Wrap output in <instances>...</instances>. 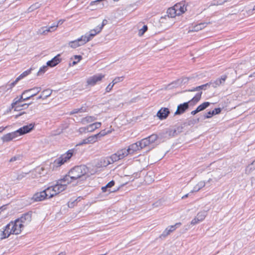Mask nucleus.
Here are the masks:
<instances>
[{"label": "nucleus", "mask_w": 255, "mask_h": 255, "mask_svg": "<svg viewBox=\"0 0 255 255\" xmlns=\"http://www.w3.org/2000/svg\"><path fill=\"white\" fill-rule=\"evenodd\" d=\"M89 170L88 167L85 165L76 166L71 169L68 172V175H66L63 180L66 181L67 183H70L73 180H76L83 177L86 179L85 175L88 173Z\"/></svg>", "instance_id": "obj_1"}, {"label": "nucleus", "mask_w": 255, "mask_h": 255, "mask_svg": "<svg viewBox=\"0 0 255 255\" xmlns=\"http://www.w3.org/2000/svg\"><path fill=\"white\" fill-rule=\"evenodd\" d=\"M40 91V87H34L24 91L20 97H16L13 99L12 105L13 106V105L19 104L23 101L30 99L32 97L36 96Z\"/></svg>", "instance_id": "obj_2"}, {"label": "nucleus", "mask_w": 255, "mask_h": 255, "mask_svg": "<svg viewBox=\"0 0 255 255\" xmlns=\"http://www.w3.org/2000/svg\"><path fill=\"white\" fill-rule=\"evenodd\" d=\"M202 92H199L189 101L181 104L177 106V109L174 114L180 115L183 114L189 107L196 104L201 99Z\"/></svg>", "instance_id": "obj_3"}, {"label": "nucleus", "mask_w": 255, "mask_h": 255, "mask_svg": "<svg viewBox=\"0 0 255 255\" xmlns=\"http://www.w3.org/2000/svg\"><path fill=\"white\" fill-rule=\"evenodd\" d=\"M7 227L8 228L10 227V233L12 234L18 235L20 234L24 226L22 223L19 222L18 220L16 219L14 222H10L7 225Z\"/></svg>", "instance_id": "obj_4"}, {"label": "nucleus", "mask_w": 255, "mask_h": 255, "mask_svg": "<svg viewBox=\"0 0 255 255\" xmlns=\"http://www.w3.org/2000/svg\"><path fill=\"white\" fill-rule=\"evenodd\" d=\"M68 184L66 183V181H64L63 178H61L57 181V184L51 186L52 187L51 190H53V192L54 193L55 196L65 190L67 187V185Z\"/></svg>", "instance_id": "obj_5"}, {"label": "nucleus", "mask_w": 255, "mask_h": 255, "mask_svg": "<svg viewBox=\"0 0 255 255\" xmlns=\"http://www.w3.org/2000/svg\"><path fill=\"white\" fill-rule=\"evenodd\" d=\"M73 152L74 149L69 150L66 153L56 159L54 161V164L57 166L62 165L71 158L73 154Z\"/></svg>", "instance_id": "obj_6"}, {"label": "nucleus", "mask_w": 255, "mask_h": 255, "mask_svg": "<svg viewBox=\"0 0 255 255\" xmlns=\"http://www.w3.org/2000/svg\"><path fill=\"white\" fill-rule=\"evenodd\" d=\"M64 21V19H60L57 23H54L50 26L43 27L41 28V29L40 30V32L41 34H45L48 32L54 31L56 29V28L58 27V25L62 24Z\"/></svg>", "instance_id": "obj_7"}, {"label": "nucleus", "mask_w": 255, "mask_h": 255, "mask_svg": "<svg viewBox=\"0 0 255 255\" xmlns=\"http://www.w3.org/2000/svg\"><path fill=\"white\" fill-rule=\"evenodd\" d=\"M88 41L89 39H86L85 37H84V36L82 35L80 38H78L75 40L70 42L69 45L71 47L73 48H76L79 46L83 45Z\"/></svg>", "instance_id": "obj_8"}, {"label": "nucleus", "mask_w": 255, "mask_h": 255, "mask_svg": "<svg viewBox=\"0 0 255 255\" xmlns=\"http://www.w3.org/2000/svg\"><path fill=\"white\" fill-rule=\"evenodd\" d=\"M104 77V75L102 74L95 75L92 77H89L87 81L88 85L90 86L95 85L99 81L102 80Z\"/></svg>", "instance_id": "obj_9"}, {"label": "nucleus", "mask_w": 255, "mask_h": 255, "mask_svg": "<svg viewBox=\"0 0 255 255\" xmlns=\"http://www.w3.org/2000/svg\"><path fill=\"white\" fill-rule=\"evenodd\" d=\"M47 198V194H46V193H45L43 190L42 191L35 193L31 198V200L32 201V202H39L43 201Z\"/></svg>", "instance_id": "obj_10"}, {"label": "nucleus", "mask_w": 255, "mask_h": 255, "mask_svg": "<svg viewBox=\"0 0 255 255\" xmlns=\"http://www.w3.org/2000/svg\"><path fill=\"white\" fill-rule=\"evenodd\" d=\"M34 127V124H29L28 125L24 126L17 130V132H19V135H23L30 132Z\"/></svg>", "instance_id": "obj_11"}, {"label": "nucleus", "mask_w": 255, "mask_h": 255, "mask_svg": "<svg viewBox=\"0 0 255 255\" xmlns=\"http://www.w3.org/2000/svg\"><path fill=\"white\" fill-rule=\"evenodd\" d=\"M170 114L167 108H161L157 113L156 116L160 120L166 119Z\"/></svg>", "instance_id": "obj_12"}, {"label": "nucleus", "mask_w": 255, "mask_h": 255, "mask_svg": "<svg viewBox=\"0 0 255 255\" xmlns=\"http://www.w3.org/2000/svg\"><path fill=\"white\" fill-rule=\"evenodd\" d=\"M173 6L178 15L182 14L186 10L185 2L183 1L175 4Z\"/></svg>", "instance_id": "obj_13"}, {"label": "nucleus", "mask_w": 255, "mask_h": 255, "mask_svg": "<svg viewBox=\"0 0 255 255\" xmlns=\"http://www.w3.org/2000/svg\"><path fill=\"white\" fill-rule=\"evenodd\" d=\"M60 55L58 54L54 58H53L51 60H49L47 62V65L48 67H53L57 65H58L61 61V59L60 58Z\"/></svg>", "instance_id": "obj_14"}, {"label": "nucleus", "mask_w": 255, "mask_h": 255, "mask_svg": "<svg viewBox=\"0 0 255 255\" xmlns=\"http://www.w3.org/2000/svg\"><path fill=\"white\" fill-rule=\"evenodd\" d=\"M227 78V76L226 75H223L221 78L217 79L214 82L211 81L209 83H211V85H212L213 87L216 88L223 84L226 81Z\"/></svg>", "instance_id": "obj_15"}, {"label": "nucleus", "mask_w": 255, "mask_h": 255, "mask_svg": "<svg viewBox=\"0 0 255 255\" xmlns=\"http://www.w3.org/2000/svg\"><path fill=\"white\" fill-rule=\"evenodd\" d=\"M31 212H28L22 215V216L17 218V220H19V222L22 224L25 222H29L31 220Z\"/></svg>", "instance_id": "obj_16"}, {"label": "nucleus", "mask_w": 255, "mask_h": 255, "mask_svg": "<svg viewBox=\"0 0 255 255\" xmlns=\"http://www.w3.org/2000/svg\"><path fill=\"white\" fill-rule=\"evenodd\" d=\"M111 161L109 160V156L106 157L101 158L97 163V167H107L109 165L111 164Z\"/></svg>", "instance_id": "obj_17"}, {"label": "nucleus", "mask_w": 255, "mask_h": 255, "mask_svg": "<svg viewBox=\"0 0 255 255\" xmlns=\"http://www.w3.org/2000/svg\"><path fill=\"white\" fill-rule=\"evenodd\" d=\"M101 30H99L98 27H97L95 29L91 30L89 33H86L84 36L85 39H89V41L97 34L100 32Z\"/></svg>", "instance_id": "obj_18"}, {"label": "nucleus", "mask_w": 255, "mask_h": 255, "mask_svg": "<svg viewBox=\"0 0 255 255\" xmlns=\"http://www.w3.org/2000/svg\"><path fill=\"white\" fill-rule=\"evenodd\" d=\"M97 140L96 135H92L88 137L87 138L84 139L78 145H81L85 144L92 143L96 142Z\"/></svg>", "instance_id": "obj_19"}, {"label": "nucleus", "mask_w": 255, "mask_h": 255, "mask_svg": "<svg viewBox=\"0 0 255 255\" xmlns=\"http://www.w3.org/2000/svg\"><path fill=\"white\" fill-rule=\"evenodd\" d=\"M129 154H132L134 152L136 151L137 150H140L141 148L139 146V143L138 142L132 143L130 144L128 148L127 149Z\"/></svg>", "instance_id": "obj_20"}, {"label": "nucleus", "mask_w": 255, "mask_h": 255, "mask_svg": "<svg viewBox=\"0 0 255 255\" xmlns=\"http://www.w3.org/2000/svg\"><path fill=\"white\" fill-rule=\"evenodd\" d=\"M101 123L100 122H96L95 123L89 125L87 126V129H88V132H92L94 131L95 129L99 128L101 126Z\"/></svg>", "instance_id": "obj_21"}, {"label": "nucleus", "mask_w": 255, "mask_h": 255, "mask_svg": "<svg viewBox=\"0 0 255 255\" xmlns=\"http://www.w3.org/2000/svg\"><path fill=\"white\" fill-rule=\"evenodd\" d=\"M96 120V117L94 116H87L81 119V123L83 125H85L90 123H92Z\"/></svg>", "instance_id": "obj_22"}, {"label": "nucleus", "mask_w": 255, "mask_h": 255, "mask_svg": "<svg viewBox=\"0 0 255 255\" xmlns=\"http://www.w3.org/2000/svg\"><path fill=\"white\" fill-rule=\"evenodd\" d=\"M117 153L121 159L124 158L125 156L129 154L128 149L126 148L122 149L120 150H118L117 152Z\"/></svg>", "instance_id": "obj_23"}, {"label": "nucleus", "mask_w": 255, "mask_h": 255, "mask_svg": "<svg viewBox=\"0 0 255 255\" xmlns=\"http://www.w3.org/2000/svg\"><path fill=\"white\" fill-rule=\"evenodd\" d=\"M26 174L24 173H21L20 174H12L11 175V177L12 181L20 180L23 179Z\"/></svg>", "instance_id": "obj_24"}, {"label": "nucleus", "mask_w": 255, "mask_h": 255, "mask_svg": "<svg viewBox=\"0 0 255 255\" xmlns=\"http://www.w3.org/2000/svg\"><path fill=\"white\" fill-rule=\"evenodd\" d=\"M207 23H200L194 26L191 30L192 31H198L204 28L207 25Z\"/></svg>", "instance_id": "obj_25"}, {"label": "nucleus", "mask_w": 255, "mask_h": 255, "mask_svg": "<svg viewBox=\"0 0 255 255\" xmlns=\"http://www.w3.org/2000/svg\"><path fill=\"white\" fill-rule=\"evenodd\" d=\"M167 16L170 17H175L178 15L174 6L169 8L167 10Z\"/></svg>", "instance_id": "obj_26"}, {"label": "nucleus", "mask_w": 255, "mask_h": 255, "mask_svg": "<svg viewBox=\"0 0 255 255\" xmlns=\"http://www.w3.org/2000/svg\"><path fill=\"white\" fill-rule=\"evenodd\" d=\"M10 231V228L9 227L8 228L7 227V225L5 227L4 230L2 232V237L1 239H5L8 238L10 234H12V233H10L9 231Z\"/></svg>", "instance_id": "obj_27"}, {"label": "nucleus", "mask_w": 255, "mask_h": 255, "mask_svg": "<svg viewBox=\"0 0 255 255\" xmlns=\"http://www.w3.org/2000/svg\"><path fill=\"white\" fill-rule=\"evenodd\" d=\"M139 146L141 149L147 146H149V142L147 141V138H144L141 140L138 141Z\"/></svg>", "instance_id": "obj_28"}, {"label": "nucleus", "mask_w": 255, "mask_h": 255, "mask_svg": "<svg viewBox=\"0 0 255 255\" xmlns=\"http://www.w3.org/2000/svg\"><path fill=\"white\" fill-rule=\"evenodd\" d=\"M52 186L48 187L43 191L45 192L46 194H47V198H51L55 196L54 193L53 192V190H52Z\"/></svg>", "instance_id": "obj_29"}, {"label": "nucleus", "mask_w": 255, "mask_h": 255, "mask_svg": "<svg viewBox=\"0 0 255 255\" xmlns=\"http://www.w3.org/2000/svg\"><path fill=\"white\" fill-rule=\"evenodd\" d=\"M31 103L29 104H21V103H19V104L13 105V106L11 105L12 108L14 109V111H19L21 110L22 109H21L22 106H26V107H28L29 105H30Z\"/></svg>", "instance_id": "obj_30"}, {"label": "nucleus", "mask_w": 255, "mask_h": 255, "mask_svg": "<svg viewBox=\"0 0 255 255\" xmlns=\"http://www.w3.org/2000/svg\"><path fill=\"white\" fill-rule=\"evenodd\" d=\"M210 105V103L209 102H205L199 105L197 109H198V111L200 112L201 111H202L204 110L205 109H206L208 106H209Z\"/></svg>", "instance_id": "obj_31"}, {"label": "nucleus", "mask_w": 255, "mask_h": 255, "mask_svg": "<svg viewBox=\"0 0 255 255\" xmlns=\"http://www.w3.org/2000/svg\"><path fill=\"white\" fill-rule=\"evenodd\" d=\"M206 215L207 213L205 211L199 212L196 216L197 220L200 221V222L202 221L206 217Z\"/></svg>", "instance_id": "obj_32"}, {"label": "nucleus", "mask_w": 255, "mask_h": 255, "mask_svg": "<svg viewBox=\"0 0 255 255\" xmlns=\"http://www.w3.org/2000/svg\"><path fill=\"white\" fill-rule=\"evenodd\" d=\"M109 160H110L111 164L121 159L119 158L117 152L114 154H113L111 156H109Z\"/></svg>", "instance_id": "obj_33"}, {"label": "nucleus", "mask_w": 255, "mask_h": 255, "mask_svg": "<svg viewBox=\"0 0 255 255\" xmlns=\"http://www.w3.org/2000/svg\"><path fill=\"white\" fill-rule=\"evenodd\" d=\"M32 68H30L29 69H28L25 71H24L22 73H21L17 78L18 80H20L22 79H23L24 77H26V76L28 75L31 72Z\"/></svg>", "instance_id": "obj_34"}, {"label": "nucleus", "mask_w": 255, "mask_h": 255, "mask_svg": "<svg viewBox=\"0 0 255 255\" xmlns=\"http://www.w3.org/2000/svg\"><path fill=\"white\" fill-rule=\"evenodd\" d=\"M52 93V91L50 89L44 90L41 92V94L43 96V100L46 99L47 98L49 97Z\"/></svg>", "instance_id": "obj_35"}, {"label": "nucleus", "mask_w": 255, "mask_h": 255, "mask_svg": "<svg viewBox=\"0 0 255 255\" xmlns=\"http://www.w3.org/2000/svg\"><path fill=\"white\" fill-rule=\"evenodd\" d=\"M166 133H167L168 135L170 137H174L177 135L176 130L174 129V128H173L167 129L166 131Z\"/></svg>", "instance_id": "obj_36"}, {"label": "nucleus", "mask_w": 255, "mask_h": 255, "mask_svg": "<svg viewBox=\"0 0 255 255\" xmlns=\"http://www.w3.org/2000/svg\"><path fill=\"white\" fill-rule=\"evenodd\" d=\"M86 111V108L85 107H81L78 109H75L70 112V115H73L78 113H83Z\"/></svg>", "instance_id": "obj_37"}, {"label": "nucleus", "mask_w": 255, "mask_h": 255, "mask_svg": "<svg viewBox=\"0 0 255 255\" xmlns=\"http://www.w3.org/2000/svg\"><path fill=\"white\" fill-rule=\"evenodd\" d=\"M181 223L180 222L177 223L174 225L168 226L167 228H168L169 232H170V233H172L174 230H175L176 228L179 227L181 226Z\"/></svg>", "instance_id": "obj_38"}, {"label": "nucleus", "mask_w": 255, "mask_h": 255, "mask_svg": "<svg viewBox=\"0 0 255 255\" xmlns=\"http://www.w3.org/2000/svg\"><path fill=\"white\" fill-rule=\"evenodd\" d=\"M1 139L3 141V142H8V141L12 140V138L10 133H7L6 134H4L1 137Z\"/></svg>", "instance_id": "obj_39"}, {"label": "nucleus", "mask_w": 255, "mask_h": 255, "mask_svg": "<svg viewBox=\"0 0 255 255\" xmlns=\"http://www.w3.org/2000/svg\"><path fill=\"white\" fill-rule=\"evenodd\" d=\"M170 232H169V230L168 228H166V229L163 232V233L160 235L159 238L160 239H164L166 237H167L170 234Z\"/></svg>", "instance_id": "obj_40"}, {"label": "nucleus", "mask_w": 255, "mask_h": 255, "mask_svg": "<svg viewBox=\"0 0 255 255\" xmlns=\"http://www.w3.org/2000/svg\"><path fill=\"white\" fill-rule=\"evenodd\" d=\"M47 69H48L47 65L43 66L41 67L39 69V71L37 72V75L38 76H40V75H42L43 74H44L47 70Z\"/></svg>", "instance_id": "obj_41"}, {"label": "nucleus", "mask_w": 255, "mask_h": 255, "mask_svg": "<svg viewBox=\"0 0 255 255\" xmlns=\"http://www.w3.org/2000/svg\"><path fill=\"white\" fill-rule=\"evenodd\" d=\"M148 29V27L146 25H144L141 29L139 31V35H142Z\"/></svg>", "instance_id": "obj_42"}, {"label": "nucleus", "mask_w": 255, "mask_h": 255, "mask_svg": "<svg viewBox=\"0 0 255 255\" xmlns=\"http://www.w3.org/2000/svg\"><path fill=\"white\" fill-rule=\"evenodd\" d=\"M124 79L123 77H117L115 78L112 81V84L115 85L116 84L122 81Z\"/></svg>", "instance_id": "obj_43"}, {"label": "nucleus", "mask_w": 255, "mask_h": 255, "mask_svg": "<svg viewBox=\"0 0 255 255\" xmlns=\"http://www.w3.org/2000/svg\"><path fill=\"white\" fill-rule=\"evenodd\" d=\"M210 85H211V83H207L205 84H203V85L198 86V89H200V91L201 90H205L207 88H209Z\"/></svg>", "instance_id": "obj_44"}, {"label": "nucleus", "mask_w": 255, "mask_h": 255, "mask_svg": "<svg viewBox=\"0 0 255 255\" xmlns=\"http://www.w3.org/2000/svg\"><path fill=\"white\" fill-rule=\"evenodd\" d=\"M226 1V0H214L213 4L214 5H222Z\"/></svg>", "instance_id": "obj_45"}, {"label": "nucleus", "mask_w": 255, "mask_h": 255, "mask_svg": "<svg viewBox=\"0 0 255 255\" xmlns=\"http://www.w3.org/2000/svg\"><path fill=\"white\" fill-rule=\"evenodd\" d=\"M214 113H213L212 111L208 112L206 114H205L204 116V119H203L205 120L206 119H208V118H211L214 115Z\"/></svg>", "instance_id": "obj_46"}, {"label": "nucleus", "mask_w": 255, "mask_h": 255, "mask_svg": "<svg viewBox=\"0 0 255 255\" xmlns=\"http://www.w3.org/2000/svg\"><path fill=\"white\" fill-rule=\"evenodd\" d=\"M107 133V132L106 131V130L105 129V130H102L99 133H98L96 134H95V135H96V138L97 139L99 137L103 136L105 135Z\"/></svg>", "instance_id": "obj_47"}, {"label": "nucleus", "mask_w": 255, "mask_h": 255, "mask_svg": "<svg viewBox=\"0 0 255 255\" xmlns=\"http://www.w3.org/2000/svg\"><path fill=\"white\" fill-rule=\"evenodd\" d=\"M148 138L151 140L153 143L157 139L158 136L157 134H153L149 136Z\"/></svg>", "instance_id": "obj_48"}, {"label": "nucleus", "mask_w": 255, "mask_h": 255, "mask_svg": "<svg viewBox=\"0 0 255 255\" xmlns=\"http://www.w3.org/2000/svg\"><path fill=\"white\" fill-rule=\"evenodd\" d=\"M108 23V20L107 19H104L102 21V23L101 26L98 25L97 27H98V29L99 30H102L103 27L106 25Z\"/></svg>", "instance_id": "obj_49"}, {"label": "nucleus", "mask_w": 255, "mask_h": 255, "mask_svg": "<svg viewBox=\"0 0 255 255\" xmlns=\"http://www.w3.org/2000/svg\"><path fill=\"white\" fill-rule=\"evenodd\" d=\"M11 135V136L12 138V139H14L15 138L17 137L18 136H19V132H17V130L9 133Z\"/></svg>", "instance_id": "obj_50"}, {"label": "nucleus", "mask_w": 255, "mask_h": 255, "mask_svg": "<svg viewBox=\"0 0 255 255\" xmlns=\"http://www.w3.org/2000/svg\"><path fill=\"white\" fill-rule=\"evenodd\" d=\"M20 159H21V156L19 155H16V156H14L11 157L9 160V162H13V161H15L17 160H19Z\"/></svg>", "instance_id": "obj_51"}, {"label": "nucleus", "mask_w": 255, "mask_h": 255, "mask_svg": "<svg viewBox=\"0 0 255 255\" xmlns=\"http://www.w3.org/2000/svg\"><path fill=\"white\" fill-rule=\"evenodd\" d=\"M79 132L80 133L88 132V129H87V127L79 128Z\"/></svg>", "instance_id": "obj_52"}, {"label": "nucleus", "mask_w": 255, "mask_h": 255, "mask_svg": "<svg viewBox=\"0 0 255 255\" xmlns=\"http://www.w3.org/2000/svg\"><path fill=\"white\" fill-rule=\"evenodd\" d=\"M114 86V85H113L112 84V83L109 84L108 85V86L106 88V92L107 93L110 92L111 91V90L112 89Z\"/></svg>", "instance_id": "obj_53"}, {"label": "nucleus", "mask_w": 255, "mask_h": 255, "mask_svg": "<svg viewBox=\"0 0 255 255\" xmlns=\"http://www.w3.org/2000/svg\"><path fill=\"white\" fill-rule=\"evenodd\" d=\"M115 184V182L114 180H112L110 182H109L108 184H107L106 187L107 188H110L114 186Z\"/></svg>", "instance_id": "obj_54"}, {"label": "nucleus", "mask_w": 255, "mask_h": 255, "mask_svg": "<svg viewBox=\"0 0 255 255\" xmlns=\"http://www.w3.org/2000/svg\"><path fill=\"white\" fill-rule=\"evenodd\" d=\"M19 81V80H18V79L16 78V79L13 82H12L9 85V88H12V87H13Z\"/></svg>", "instance_id": "obj_55"}, {"label": "nucleus", "mask_w": 255, "mask_h": 255, "mask_svg": "<svg viewBox=\"0 0 255 255\" xmlns=\"http://www.w3.org/2000/svg\"><path fill=\"white\" fill-rule=\"evenodd\" d=\"M212 111H213V113H214V115H215L217 114H219L221 113V109L220 108H215Z\"/></svg>", "instance_id": "obj_56"}, {"label": "nucleus", "mask_w": 255, "mask_h": 255, "mask_svg": "<svg viewBox=\"0 0 255 255\" xmlns=\"http://www.w3.org/2000/svg\"><path fill=\"white\" fill-rule=\"evenodd\" d=\"M200 222V221L197 220V217L196 216L191 222V225H195Z\"/></svg>", "instance_id": "obj_57"}, {"label": "nucleus", "mask_w": 255, "mask_h": 255, "mask_svg": "<svg viewBox=\"0 0 255 255\" xmlns=\"http://www.w3.org/2000/svg\"><path fill=\"white\" fill-rule=\"evenodd\" d=\"M176 130L177 134L180 133L182 131L183 127L182 126H178L176 128H174Z\"/></svg>", "instance_id": "obj_58"}, {"label": "nucleus", "mask_w": 255, "mask_h": 255, "mask_svg": "<svg viewBox=\"0 0 255 255\" xmlns=\"http://www.w3.org/2000/svg\"><path fill=\"white\" fill-rule=\"evenodd\" d=\"M197 185L198 186V187H200V189H201L202 188H203V187L205 186V183L204 182H199Z\"/></svg>", "instance_id": "obj_59"}, {"label": "nucleus", "mask_w": 255, "mask_h": 255, "mask_svg": "<svg viewBox=\"0 0 255 255\" xmlns=\"http://www.w3.org/2000/svg\"><path fill=\"white\" fill-rule=\"evenodd\" d=\"M252 165L255 166L254 167H250L251 170H253L255 169V160L254 161H253L250 165H249L248 167H249Z\"/></svg>", "instance_id": "obj_60"}, {"label": "nucleus", "mask_w": 255, "mask_h": 255, "mask_svg": "<svg viewBox=\"0 0 255 255\" xmlns=\"http://www.w3.org/2000/svg\"><path fill=\"white\" fill-rule=\"evenodd\" d=\"M200 91V89H198V86L195 87V88H193L191 89L188 90L189 92H194V91Z\"/></svg>", "instance_id": "obj_61"}, {"label": "nucleus", "mask_w": 255, "mask_h": 255, "mask_svg": "<svg viewBox=\"0 0 255 255\" xmlns=\"http://www.w3.org/2000/svg\"><path fill=\"white\" fill-rule=\"evenodd\" d=\"M74 58L77 60L78 61H80V60L82 59V56L81 55H75Z\"/></svg>", "instance_id": "obj_62"}, {"label": "nucleus", "mask_w": 255, "mask_h": 255, "mask_svg": "<svg viewBox=\"0 0 255 255\" xmlns=\"http://www.w3.org/2000/svg\"><path fill=\"white\" fill-rule=\"evenodd\" d=\"M199 112L198 111V109L196 108L195 110L192 111L191 114L192 115H196V114H197Z\"/></svg>", "instance_id": "obj_63"}, {"label": "nucleus", "mask_w": 255, "mask_h": 255, "mask_svg": "<svg viewBox=\"0 0 255 255\" xmlns=\"http://www.w3.org/2000/svg\"><path fill=\"white\" fill-rule=\"evenodd\" d=\"M200 190V187H198V186L196 185L194 187V189H193V190L192 192L194 191V192H197L199 190Z\"/></svg>", "instance_id": "obj_64"}]
</instances>
